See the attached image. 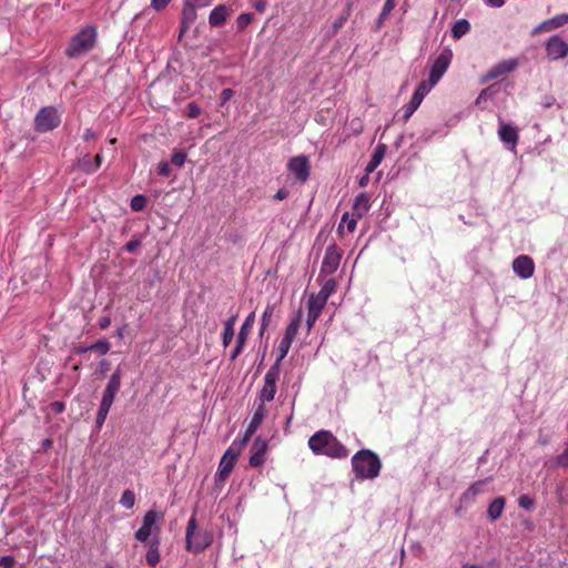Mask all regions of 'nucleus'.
Listing matches in <instances>:
<instances>
[{
    "mask_svg": "<svg viewBox=\"0 0 568 568\" xmlns=\"http://www.w3.org/2000/svg\"><path fill=\"white\" fill-rule=\"evenodd\" d=\"M335 288H336L335 280L334 278H329V280H327L324 283V285L322 286L320 292L316 294V296H318L320 298H322L325 302H327L329 296L335 292Z\"/></svg>",
    "mask_w": 568,
    "mask_h": 568,
    "instance_id": "33",
    "label": "nucleus"
},
{
    "mask_svg": "<svg viewBox=\"0 0 568 568\" xmlns=\"http://www.w3.org/2000/svg\"><path fill=\"white\" fill-rule=\"evenodd\" d=\"M505 508V499L503 497L495 498L488 506L487 515L490 520H497Z\"/></svg>",
    "mask_w": 568,
    "mask_h": 568,
    "instance_id": "23",
    "label": "nucleus"
},
{
    "mask_svg": "<svg viewBox=\"0 0 568 568\" xmlns=\"http://www.w3.org/2000/svg\"><path fill=\"white\" fill-rule=\"evenodd\" d=\"M247 442L248 428H246L245 432L243 433L241 444L237 445L236 443H233L222 456L219 464L217 473L215 475L216 481L223 483L229 478L241 454L242 445L246 444Z\"/></svg>",
    "mask_w": 568,
    "mask_h": 568,
    "instance_id": "4",
    "label": "nucleus"
},
{
    "mask_svg": "<svg viewBox=\"0 0 568 568\" xmlns=\"http://www.w3.org/2000/svg\"><path fill=\"white\" fill-rule=\"evenodd\" d=\"M514 272L523 280L530 278L535 272V263L528 255H519L513 261Z\"/></svg>",
    "mask_w": 568,
    "mask_h": 568,
    "instance_id": "15",
    "label": "nucleus"
},
{
    "mask_svg": "<svg viewBox=\"0 0 568 568\" xmlns=\"http://www.w3.org/2000/svg\"><path fill=\"white\" fill-rule=\"evenodd\" d=\"M98 324L101 329H106L111 325V317L110 316H101L99 318Z\"/></svg>",
    "mask_w": 568,
    "mask_h": 568,
    "instance_id": "57",
    "label": "nucleus"
},
{
    "mask_svg": "<svg viewBox=\"0 0 568 568\" xmlns=\"http://www.w3.org/2000/svg\"><path fill=\"white\" fill-rule=\"evenodd\" d=\"M547 57L550 60L564 59L568 55V43L559 36H552L546 42Z\"/></svg>",
    "mask_w": 568,
    "mask_h": 568,
    "instance_id": "11",
    "label": "nucleus"
},
{
    "mask_svg": "<svg viewBox=\"0 0 568 568\" xmlns=\"http://www.w3.org/2000/svg\"><path fill=\"white\" fill-rule=\"evenodd\" d=\"M518 504L521 508L529 509L532 506L534 501L529 496L521 495L518 499Z\"/></svg>",
    "mask_w": 568,
    "mask_h": 568,
    "instance_id": "47",
    "label": "nucleus"
},
{
    "mask_svg": "<svg viewBox=\"0 0 568 568\" xmlns=\"http://www.w3.org/2000/svg\"><path fill=\"white\" fill-rule=\"evenodd\" d=\"M489 89H485L480 92V94L478 95V98L476 99V104H480L484 97L486 95V93L488 92Z\"/></svg>",
    "mask_w": 568,
    "mask_h": 568,
    "instance_id": "63",
    "label": "nucleus"
},
{
    "mask_svg": "<svg viewBox=\"0 0 568 568\" xmlns=\"http://www.w3.org/2000/svg\"><path fill=\"white\" fill-rule=\"evenodd\" d=\"M551 22L555 29L568 23V13H561L552 17Z\"/></svg>",
    "mask_w": 568,
    "mask_h": 568,
    "instance_id": "43",
    "label": "nucleus"
},
{
    "mask_svg": "<svg viewBox=\"0 0 568 568\" xmlns=\"http://www.w3.org/2000/svg\"><path fill=\"white\" fill-rule=\"evenodd\" d=\"M538 31H551V30H555L554 26H552V22H551V19H548L544 22H541L538 28H537Z\"/></svg>",
    "mask_w": 568,
    "mask_h": 568,
    "instance_id": "55",
    "label": "nucleus"
},
{
    "mask_svg": "<svg viewBox=\"0 0 568 568\" xmlns=\"http://www.w3.org/2000/svg\"><path fill=\"white\" fill-rule=\"evenodd\" d=\"M146 205V197L144 195H135L131 200V209L134 212L142 211Z\"/></svg>",
    "mask_w": 568,
    "mask_h": 568,
    "instance_id": "40",
    "label": "nucleus"
},
{
    "mask_svg": "<svg viewBox=\"0 0 568 568\" xmlns=\"http://www.w3.org/2000/svg\"><path fill=\"white\" fill-rule=\"evenodd\" d=\"M437 83H433L432 80L422 81L419 85L417 87L416 91L413 95L417 97L419 100H424V98L430 92V90L436 85Z\"/></svg>",
    "mask_w": 568,
    "mask_h": 568,
    "instance_id": "34",
    "label": "nucleus"
},
{
    "mask_svg": "<svg viewBox=\"0 0 568 568\" xmlns=\"http://www.w3.org/2000/svg\"><path fill=\"white\" fill-rule=\"evenodd\" d=\"M88 351H91L89 348V346H77V347L73 348V353H75V354H84Z\"/></svg>",
    "mask_w": 568,
    "mask_h": 568,
    "instance_id": "62",
    "label": "nucleus"
},
{
    "mask_svg": "<svg viewBox=\"0 0 568 568\" xmlns=\"http://www.w3.org/2000/svg\"><path fill=\"white\" fill-rule=\"evenodd\" d=\"M268 444L266 439L257 437L252 446L251 453V467H257L265 462V454Z\"/></svg>",
    "mask_w": 568,
    "mask_h": 568,
    "instance_id": "17",
    "label": "nucleus"
},
{
    "mask_svg": "<svg viewBox=\"0 0 568 568\" xmlns=\"http://www.w3.org/2000/svg\"><path fill=\"white\" fill-rule=\"evenodd\" d=\"M327 302H325L324 300L320 298L318 296L316 295H312L310 298H308V302H307V313L311 314V315H315L317 317H320L324 306L326 305Z\"/></svg>",
    "mask_w": 568,
    "mask_h": 568,
    "instance_id": "24",
    "label": "nucleus"
},
{
    "mask_svg": "<svg viewBox=\"0 0 568 568\" xmlns=\"http://www.w3.org/2000/svg\"><path fill=\"white\" fill-rule=\"evenodd\" d=\"M273 313H274V306H267L265 308V311L263 313V322H262L263 328L268 324L271 317L273 316Z\"/></svg>",
    "mask_w": 568,
    "mask_h": 568,
    "instance_id": "52",
    "label": "nucleus"
},
{
    "mask_svg": "<svg viewBox=\"0 0 568 568\" xmlns=\"http://www.w3.org/2000/svg\"><path fill=\"white\" fill-rule=\"evenodd\" d=\"M352 467L357 479H374L379 475L382 463L375 453L362 449L352 457Z\"/></svg>",
    "mask_w": 568,
    "mask_h": 568,
    "instance_id": "2",
    "label": "nucleus"
},
{
    "mask_svg": "<svg viewBox=\"0 0 568 568\" xmlns=\"http://www.w3.org/2000/svg\"><path fill=\"white\" fill-rule=\"evenodd\" d=\"M159 545H160L159 538L158 537L153 538L150 544V548L145 555V560H146L148 565H150L151 567H154L161 560Z\"/></svg>",
    "mask_w": 568,
    "mask_h": 568,
    "instance_id": "22",
    "label": "nucleus"
},
{
    "mask_svg": "<svg viewBox=\"0 0 568 568\" xmlns=\"http://www.w3.org/2000/svg\"><path fill=\"white\" fill-rule=\"evenodd\" d=\"M237 24L241 29H245L248 26V13L244 12L237 18Z\"/></svg>",
    "mask_w": 568,
    "mask_h": 568,
    "instance_id": "56",
    "label": "nucleus"
},
{
    "mask_svg": "<svg viewBox=\"0 0 568 568\" xmlns=\"http://www.w3.org/2000/svg\"><path fill=\"white\" fill-rule=\"evenodd\" d=\"M61 123V118L53 106H43L39 110L34 118V130L43 133L58 128Z\"/></svg>",
    "mask_w": 568,
    "mask_h": 568,
    "instance_id": "6",
    "label": "nucleus"
},
{
    "mask_svg": "<svg viewBox=\"0 0 568 568\" xmlns=\"http://www.w3.org/2000/svg\"><path fill=\"white\" fill-rule=\"evenodd\" d=\"M189 4L195 8H204L212 3L213 0H186Z\"/></svg>",
    "mask_w": 568,
    "mask_h": 568,
    "instance_id": "54",
    "label": "nucleus"
},
{
    "mask_svg": "<svg viewBox=\"0 0 568 568\" xmlns=\"http://www.w3.org/2000/svg\"><path fill=\"white\" fill-rule=\"evenodd\" d=\"M248 331V316L243 321L242 323V326H241V331H240V334H239V338H237V345L235 347V349L233 351L231 357L234 359L239 353L241 352L244 343H245V338H246V333Z\"/></svg>",
    "mask_w": 568,
    "mask_h": 568,
    "instance_id": "31",
    "label": "nucleus"
},
{
    "mask_svg": "<svg viewBox=\"0 0 568 568\" xmlns=\"http://www.w3.org/2000/svg\"><path fill=\"white\" fill-rule=\"evenodd\" d=\"M200 114H201V109H200V106L196 103L191 102V103L187 104V116L190 119H195Z\"/></svg>",
    "mask_w": 568,
    "mask_h": 568,
    "instance_id": "44",
    "label": "nucleus"
},
{
    "mask_svg": "<svg viewBox=\"0 0 568 568\" xmlns=\"http://www.w3.org/2000/svg\"><path fill=\"white\" fill-rule=\"evenodd\" d=\"M141 245V241L139 239H133L131 241H129L126 244H125V251L129 252V253H134L138 247H140Z\"/></svg>",
    "mask_w": 568,
    "mask_h": 568,
    "instance_id": "48",
    "label": "nucleus"
},
{
    "mask_svg": "<svg viewBox=\"0 0 568 568\" xmlns=\"http://www.w3.org/2000/svg\"><path fill=\"white\" fill-rule=\"evenodd\" d=\"M301 323H302V312L298 311L297 314L292 318V321L287 325V327L285 329V334H284L283 338L280 342V345H278V352H280L278 361H282L287 355V353H288V351L291 348V345H292L293 341L295 339V337L297 335V332L300 329Z\"/></svg>",
    "mask_w": 568,
    "mask_h": 568,
    "instance_id": "8",
    "label": "nucleus"
},
{
    "mask_svg": "<svg viewBox=\"0 0 568 568\" xmlns=\"http://www.w3.org/2000/svg\"><path fill=\"white\" fill-rule=\"evenodd\" d=\"M89 348L91 351L100 353L101 355H105L110 351L111 344L109 343L108 339L102 338L95 342L94 344L90 345Z\"/></svg>",
    "mask_w": 568,
    "mask_h": 568,
    "instance_id": "39",
    "label": "nucleus"
},
{
    "mask_svg": "<svg viewBox=\"0 0 568 568\" xmlns=\"http://www.w3.org/2000/svg\"><path fill=\"white\" fill-rule=\"evenodd\" d=\"M112 404L113 403L108 402L106 399L105 400L101 399L100 407H99V410L97 413V419H95V424H97V427L99 429L104 424Z\"/></svg>",
    "mask_w": 568,
    "mask_h": 568,
    "instance_id": "29",
    "label": "nucleus"
},
{
    "mask_svg": "<svg viewBox=\"0 0 568 568\" xmlns=\"http://www.w3.org/2000/svg\"><path fill=\"white\" fill-rule=\"evenodd\" d=\"M163 518V515H160L155 510L151 509L148 510L142 519V526L135 531L134 537L136 540L144 542L146 541L152 535H154V538L160 535L161 526L156 524V521Z\"/></svg>",
    "mask_w": 568,
    "mask_h": 568,
    "instance_id": "5",
    "label": "nucleus"
},
{
    "mask_svg": "<svg viewBox=\"0 0 568 568\" xmlns=\"http://www.w3.org/2000/svg\"><path fill=\"white\" fill-rule=\"evenodd\" d=\"M487 7L500 8L505 4L506 0H483Z\"/></svg>",
    "mask_w": 568,
    "mask_h": 568,
    "instance_id": "58",
    "label": "nucleus"
},
{
    "mask_svg": "<svg viewBox=\"0 0 568 568\" xmlns=\"http://www.w3.org/2000/svg\"><path fill=\"white\" fill-rule=\"evenodd\" d=\"M51 446H52V440H51V439H44V440L42 442V448H43V449H48V448H50Z\"/></svg>",
    "mask_w": 568,
    "mask_h": 568,
    "instance_id": "64",
    "label": "nucleus"
},
{
    "mask_svg": "<svg viewBox=\"0 0 568 568\" xmlns=\"http://www.w3.org/2000/svg\"><path fill=\"white\" fill-rule=\"evenodd\" d=\"M16 564V559L12 556H3L0 558V566L3 568H12Z\"/></svg>",
    "mask_w": 568,
    "mask_h": 568,
    "instance_id": "49",
    "label": "nucleus"
},
{
    "mask_svg": "<svg viewBox=\"0 0 568 568\" xmlns=\"http://www.w3.org/2000/svg\"><path fill=\"white\" fill-rule=\"evenodd\" d=\"M518 65L517 59H508L503 60L495 65H493L484 75L485 81H490L498 79L511 71H514Z\"/></svg>",
    "mask_w": 568,
    "mask_h": 568,
    "instance_id": "14",
    "label": "nucleus"
},
{
    "mask_svg": "<svg viewBox=\"0 0 568 568\" xmlns=\"http://www.w3.org/2000/svg\"><path fill=\"white\" fill-rule=\"evenodd\" d=\"M158 172L162 176H169L171 174V168L168 162H160L158 166Z\"/></svg>",
    "mask_w": 568,
    "mask_h": 568,
    "instance_id": "51",
    "label": "nucleus"
},
{
    "mask_svg": "<svg viewBox=\"0 0 568 568\" xmlns=\"http://www.w3.org/2000/svg\"><path fill=\"white\" fill-rule=\"evenodd\" d=\"M92 161H93V168H95V171H97L102 164L101 153H98Z\"/></svg>",
    "mask_w": 568,
    "mask_h": 568,
    "instance_id": "61",
    "label": "nucleus"
},
{
    "mask_svg": "<svg viewBox=\"0 0 568 568\" xmlns=\"http://www.w3.org/2000/svg\"><path fill=\"white\" fill-rule=\"evenodd\" d=\"M384 154H385V146L384 145H378L373 155H372V159L369 161V163L367 164L366 166V171L367 173H371L373 172L382 162L383 158H384Z\"/></svg>",
    "mask_w": 568,
    "mask_h": 568,
    "instance_id": "27",
    "label": "nucleus"
},
{
    "mask_svg": "<svg viewBox=\"0 0 568 568\" xmlns=\"http://www.w3.org/2000/svg\"><path fill=\"white\" fill-rule=\"evenodd\" d=\"M276 392V375L272 372H267L264 376V385L260 392V399L262 403L271 402Z\"/></svg>",
    "mask_w": 568,
    "mask_h": 568,
    "instance_id": "18",
    "label": "nucleus"
},
{
    "mask_svg": "<svg viewBox=\"0 0 568 568\" xmlns=\"http://www.w3.org/2000/svg\"><path fill=\"white\" fill-rule=\"evenodd\" d=\"M287 169L292 175L295 176V179L301 182L305 183L310 178V160L306 155H298L292 158L287 163Z\"/></svg>",
    "mask_w": 568,
    "mask_h": 568,
    "instance_id": "10",
    "label": "nucleus"
},
{
    "mask_svg": "<svg viewBox=\"0 0 568 568\" xmlns=\"http://www.w3.org/2000/svg\"><path fill=\"white\" fill-rule=\"evenodd\" d=\"M453 53L449 49L443 50L435 59L428 74L433 83H438L452 62Z\"/></svg>",
    "mask_w": 568,
    "mask_h": 568,
    "instance_id": "9",
    "label": "nucleus"
},
{
    "mask_svg": "<svg viewBox=\"0 0 568 568\" xmlns=\"http://www.w3.org/2000/svg\"><path fill=\"white\" fill-rule=\"evenodd\" d=\"M98 30L95 26H87L75 33L65 48V55L78 59L89 53L97 43Z\"/></svg>",
    "mask_w": 568,
    "mask_h": 568,
    "instance_id": "3",
    "label": "nucleus"
},
{
    "mask_svg": "<svg viewBox=\"0 0 568 568\" xmlns=\"http://www.w3.org/2000/svg\"><path fill=\"white\" fill-rule=\"evenodd\" d=\"M186 160V153L184 151H174V153L171 156V163L175 166H182L185 163Z\"/></svg>",
    "mask_w": 568,
    "mask_h": 568,
    "instance_id": "41",
    "label": "nucleus"
},
{
    "mask_svg": "<svg viewBox=\"0 0 568 568\" xmlns=\"http://www.w3.org/2000/svg\"><path fill=\"white\" fill-rule=\"evenodd\" d=\"M211 544V538L205 532L196 531L195 517H191L186 527V549L199 552Z\"/></svg>",
    "mask_w": 568,
    "mask_h": 568,
    "instance_id": "7",
    "label": "nucleus"
},
{
    "mask_svg": "<svg viewBox=\"0 0 568 568\" xmlns=\"http://www.w3.org/2000/svg\"><path fill=\"white\" fill-rule=\"evenodd\" d=\"M78 165L85 173L95 172V168H93V161L90 154H85L81 159H79Z\"/></svg>",
    "mask_w": 568,
    "mask_h": 568,
    "instance_id": "38",
    "label": "nucleus"
},
{
    "mask_svg": "<svg viewBox=\"0 0 568 568\" xmlns=\"http://www.w3.org/2000/svg\"><path fill=\"white\" fill-rule=\"evenodd\" d=\"M348 14H342L332 23L333 32L336 33L346 22Z\"/></svg>",
    "mask_w": 568,
    "mask_h": 568,
    "instance_id": "45",
    "label": "nucleus"
},
{
    "mask_svg": "<svg viewBox=\"0 0 568 568\" xmlns=\"http://www.w3.org/2000/svg\"><path fill=\"white\" fill-rule=\"evenodd\" d=\"M488 479L477 480L471 484L460 496V501L464 504H470L475 500L476 496L484 493V487L487 484Z\"/></svg>",
    "mask_w": 568,
    "mask_h": 568,
    "instance_id": "19",
    "label": "nucleus"
},
{
    "mask_svg": "<svg viewBox=\"0 0 568 568\" xmlns=\"http://www.w3.org/2000/svg\"><path fill=\"white\" fill-rule=\"evenodd\" d=\"M229 10L224 4H220L215 7L209 17V23L212 27H221L225 23L227 17H229Z\"/></svg>",
    "mask_w": 568,
    "mask_h": 568,
    "instance_id": "21",
    "label": "nucleus"
},
{
    "mask_svg": "<svg viewBox=\"0 0 568 568\" xmlns=\"http://www.w3.org/2000/svg\"><path fill=\"white\" fill-rule=\"evenodd\" d=\"M265 416V409L263 407V404H261L255 413L253 418L251 419V435L254 433V430L258 427V425L262 423L263 418Z\"/></svg>",
    "mask_w": 568,
    "mask_h": 568,
    "instance_id": "37",
    "label": "nucleus"
},
{
    "mask_svg": "<svg viewBox=\"0 0 568 568\" xmlns=\"http://www.w3.org/2000/svg\"><path fill=\"white\" fill-rule=\"evenodd\" d=\"M234 322H235V318L234 317H231L226 323H225V327H224V332H223V344L224 346H227L232 339H233V336H234Z\"/></svg>",
    "mask_w": 568,
    "mask_h": 568,
    "instance_id": "35",
    "label": "nucleus"
},
{
    "mask_svg": "<svg viewBox=\"0 0 568 568\" xmlns=\"http://www.w3.org/2000/svg\"><path fill=\"white\" fill-rule=\"evenodd\" d=\"M112 404L113 403L108 402L106 399L105 400L101 399L100 407H99V410L97 413V419H95V424H97V427L99 429L104 424Z\"/></svg>",
    "mask_w": 568,
    "mask_h": 568,
    "instance_id": "30",
    "label": "nucleus"
},
{
    "mask_svg": "<svg viewBox=\"0 0 568 568\" xmlns=\"http://www.w3.org/2000/svg\"><path fill=\"white\" fill-rule=\"evenodd\" d=\"M341 258L342 254L335 244L327 246L322 262L321 272L325 274H333L338 268Z\"/></svg>",
    "mask_w": 568,
    "mask_h": 568,
    "instance_id": "13",
    "label": "nucleus"
},
{
    "mask_svg": "<svg viewBox=\"0 0 568 568\" xmlns=\"http://www.w3.org/2000/svg\"><path fill=\"white\" fill-rule=\"evenodd\" d=\"M317 320H318L317 316L311 315L307 313L306 325H307L308 332L312 329V327L314 326V324L316 323Z\"/></svg>",
    "mask_w": 568,
    "mask_h": 568,
    "instance_id": "60",
    "label": "nucleus"
},
{
    "mask_svg": "<svg viewBox=\"0 0 568 568\" xmlns=\"http://www.w3.org/2000/svg\"><path fill=\"white\" fill-rule=\"evenodd\" d=\"M359 217H356V215H353L349 214V213H344L342 219H341V222H339V225H338V230H343V229H346L347 232L349 233H353L356 229V225H357V220Z\"/></svg>",
    "mask_w": 568,
    "mask_h": 568,
    "instance_id": "28",
    "label": "nucleus"
},
{
    "mask_svg": "<svg viewBox=\"0 0 568 568\" xmlns=\"http://www.w3.org/2000/svg\"><path fill=\"white\" fill-rule=\"evenodd\" d=\"M395 6H396L395 0H386L383 6V9H382L383 18H387L389 16V13L393 11V9L395 8Z\"/></svg>",
    "mask_w": 568,
    "mask_h": 568,
    "instance_id": "46",
    "label": "nucleus"
},
{
    "mask_svg": "<svg viewBox=\"0 0 568 568\" xmlns=\"http://www.w3.org/2000/svg\"><path fill=\"white\" fill-rule=\"evenodd\" d=\"M498 136L500 141L507 145L511 152L516 151V145L519 139L518 129L511 124L499 121Z\"/></svg>",
    "mask_w": 568,
    "mask_h": 568,
    "instance_id": "12",
    "label": "nucleus"
},
{
    "mask_svg": "<svg viewBox=\"0 0 568 568\" xmlns=\"http://www.w3.org/2000/svg\"><path fill=\"white\" fill-rule=\"evenodd\" d=\"M120 504L125 508V509H131L133 508L134 504H135V495L132 490L130 489H125L123 493H122V496L120 498Z\"/></svg>",
    "mask_w": 568,
    "mask_h": 568,
    "instance_id": "36",
    "label": "nucleus"
},
{
    "mask_svg": "<svg viewBox=\"0 0 568 568\" xmlns=\"http://www.w3.org/2000/svg\"><path fill=\"white\" fill-rule=\"evenodd\" d=\"M422 100H419L417 97L413 95L412 100L403 106V120L404 122H407L408 119L415 113V111L419 108L422 104Z\"/></svg>",
    "mask_w": 568,
    "mask_h": 568,
    "instance_id": "32",
    "label": "nucleus"
},
{
    "mask_svg": "<svg viewBox=\"0 0 568 568\" xmlns=\"http://www.w3.org/2000/svg\"><path fill=\"white\" fill-rule=\"evenodd\" d=\"M97 138L98 134L92 129H87L83 133L84 141L95 140Z\"/></svg>",
    "mask_w": 568,
    "mask_h": 568,
    "instance_id": "59",
    "label": "nucleus"
},
{
    "mask_svg": "<svg viewBox=\"0 0 568 568\" xmlns=\"http://www.w3.org/2000/svg\"><path fill=\"white\" fill-rule=\"evenodd\" d=\"M50 408L54 414L58 415L64 412L65 404L63 402L55 400L50 404Z\"/></svg>",
    "mask_w": 568,
    "mask_h": 568,
    "instance_id": "50",
    "label": "nucleus"
},
{
    "mask_svg": "<svg viewBox=\"0 0 568 568\" xmlns=\"http://www.w3.org/2000/svg\"><path fill=\"white\" fill-rule=\"evenodd\" d=\"M170 1L171 0H151V7L154 10L160 11L164 9L170 3Z\"/></svg>",
    "mask_w": 568,
    "mask_h": 568,
    "instance_id": "53",
    "label": "nucleus"
},
{
    "mask_svg": "<svg viewBox=\"0 0 568 568\" xmlns=\"http://www.w3.org/2000/svg\"><path fill=\"white\" fill-rule=\"evenodd\" d=\"M371 207V200L367 193H359L353 203V215L363 217Z\"/></svg>",
    "mask_w": 568,
    "mask_h": 568,
    "instance_id": "20",
    "label": "nucleus"
},
{
    "mask_svg": "<svg viewBox=\"0 0 568 568\" xmlns=\"http://www.w3.org/2000/svg\"><path fill=\"white\" fill-rule=\"evenodd\" d=\"M195 7L187 3L185 0L184 8L182 10V28H189L196 19Z\"/></svg>",
    "mask_w": 568,
    "mask_h": 568,
    "instance_id": "25",
    "label": "nucleus"
},
{
    "mask_svg": "<svg viewBox=\"0 0 568 568\" xmlns=\"http://www.w3.org/2000/svg\"><path fill=\"white\" fill-rule=\"evenodd\" d=\"M123 372L121 369V365H119L115 371L110 376V379L105 386V389L102 395V399H106L108 402L113 403L118 392L121 388V379Z\"/></svg>",
    "mask_w": 568,
    "mask_h": 568,
    "instance_id": "16",
    "label": "nucleus"
},
{
    "mask_svg": "<svg viewBox=\"0 0 568 568\" xmlns=\"http://www.w3.org/2000/svg\"><path fill=\"white\" fill-rule=\"evenodd\" d=\"M470 30V23L466 19L457 20L452 27V36L455 39H460Z\"/></svg>",
    "mask_w": 568,
    "mask_h": 568,
    "instance_id": "26",
    "label": "nucleus"
},
{
    "mask_svg": "<svg viewBox=\"0 0 568 568\" xmlns=\"http://www.w3.org/2000/svg\"><path fill=\"white\" fill-rule=\"evenodd\" d=\"M556 466L561 468H568V443L566 449L557 456Z\"/></svg>",
    "mask_w": 568,
    "mask_h": 568,
    "instance_id": "42",
    "label": "nucleus"
},
{
    "mask_svg": "<svg viewBox=\"0 0 568 568\" xmlns=\"http://www.w3.org/2000/svg\"><path fill=\"white\" fill-rule=\"evenodd\" d=\"M308 447L315 455H325L332 458H345L348 455L346 447L327 430H320L311 436Z\"/></svg>",
    "mask_w": 568,
    "mask_h": 568,
    "instance_id": "1",
    "label": "nucleus"
}]
</instances>
